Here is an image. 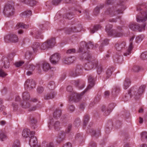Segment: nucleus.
Listing matches in <instances>:
<instances>
[{"mask_svg":"<svg viewBox=\"0 0 147 147\" xmlns=\"http://www.w3.org/2000/svg\"><path fill=\"white\" fill-rule=\"evenodd\" d=\"M85 59L87 61L84 65L86 70H89L94 68L97 67V73L98 74L101 73L102 70V67L100 65H98V61L92 58L90 54L87 56L85 58Z\"/></svg>","mask_w":147,"mask_h":147,"instance_id":"obj_1","label":"nucleus"},{"mask_svg":"<svg viewBox=\"0 0 147 147\" xmlns=\"http://www.w3.org/2000/svg\"><path fill=\"white\" fill-rule=\"evenodd\" d=\"M89 85L86 89L81 94H78L75 93L72 94L70 96L69 100L72 101L74 100L75 102L78 101L81 98L84 93L86 91L90 89L94 85V80L91 76H89L88 78Z\"/></svg>","mask_w":147,"mask_h":147,"instance_id":"obj_2","label":"nucleus"},{"mask_svg":"<svg viewBox=\"0 0 147 147\" xmlns=\"http://www.w3.org/2000/svg\"><path fill=\"white\" fill-rule=\"evenodd\" d=\"M112 26L110 24L107 25L105 30L108 34L114 37H118L122 36L123 34V30L121 27H118L116 29L112 30Z\"/></svg>","mask_w":147,"mask_h":147,"instance_id":"obj_3","label":"nucleus"},{"mask_svg":"<svg viewBox=\"0 0 147 147\" xmlns=\"http://www.w3.org/2000/svg\"><path fill=\"white\" fill-rule=\"evenodd\" d=\"M145 87V85H142L139 87L138 90H134V89H130L129 91L128 94L130 95L131 94L132 95L135 99H138L144 92Z\"/></svg>","mask_w":147,"mask_h":147,"instance_id":"obj_4","label":"nucleus"},{"mask_svg":"<svg viewBox=\"0 0 147 147\" xmlns=\"http://www.w3.org/2000/svg\"><path fill=\"white\" fill-rule=\"evenodd\" d=\"M14 13L13 3L9 2L5 5L3 10V13L5 15L7 16H13Z\"/></svg>","mask_w":147,"mask_h":147,"instance_id":"obj_5","label":"nucleus"},{"mask_svg":"<svg viewBox=\"0 0 147 147\" xmlns=\"http://www.w3.org/2000/svg\"><path fill=\"white\" fill-rule=\"evenodd\" d=\"M29 94L27 92H25L22 94V98L24 101L21 103V106L23 108H30V104L28 100L30 98Z\"/></svg>","mask_w":147,"mask_h":147,"instance_id":"obj_6","label":"nucleus"},{"mask_svg":"<svg viewBox=\"0 0 147 147\" xmlns=\"http://www.w3.org/2000/svg\"><path fill=\"white\" fill-rule=\"evenodd\" d=\"M146 24L144 23L142 26H140L137 23H131L129 25V28L133 31L137 30L139 32H142L144 31Z\"/></svg>","mask_w":147,"mask_h":147,"instance_id":"obj_7","label":"nucleus"},{"mask_svg":"<svg viewBox=\"0 0 147 147\" xmlns=\"http://www.w3.org/2000/svg\"><path fill=\"white\" fill-rule=\"evenodd\" d=\"M126 44L125 42H119L117 43L115 45V47L117 51L120 52H121L123 53L124 55H125L124 53H127L128 54V52L127 51L128 48L126 50V51H125V46ZM127 55H125L126 56Z\"/></svg>","mask_w":147,"mask_h":147,"instance_id":"obj_8","label":"nucleus"},{"mask_svg":"<svg viewBox=\"0 0 147 147\" xmlns=\"http://www.w3.org/2000/svg\"><path fill=\"white\" fill-rule=\"evenodd\" d=\"M4 38L5 42H16L18 41V37L14 34L6 35L4 36Z\"/></svg>","mask_w":147,"mask_h":147,"instance_id":"obj_9","label":"nucleus"},{"mask_svg":"<svg viewBox=\"0 0 147 147\" xmlns=\"http://www.w3.org/2000/svg\"><path fill=\"white\" fill-rule=\"evenodd\" d=\"M85 47L87 49H92L94 45L91 42H89L86 44L85 42L82 41L80 43V47L78 50V52H83L84 50Z\"/></svg>","mask_w":147,"mask_h":147,"instance_id":"obj_10","label":"nucleus"},{"mask_svg":"<svg viewBox=\"0 0 147 147\" xmlns=\"http://www.w3.org/2000/svg\"><path fill=\"white\" fill-rule=\"evenodd\" d=\"M61 58V56L59 53H55L50 58L51 63L53 65H56L59 63Z\"/></svg>","mask_w":147,"mask_h":147,"instance_id":"obj_11","label":"nucleus"},{"mask_svg":"<svg viewBox=\"0 0 147 147\" xmlns=\"http://www.w3.org/2000/svg\"><path fill=\"white\" fill-rule=\"evenodd\" d=\"M136 20L138 22H143L147 20V10L144 13H141L140 15H138Z\"/></svg>","mask_w":147,"mask_h":147,"instance_id":"obj_12","label":"nucleus"},{"mask_svg":"<svg viewBox=\"0 0 147 147\" xmlns=\"http://www.w3.org/2000/svg\"><path fill=\"white\" fill-rule=\"evenodd\" d=\"M35 84L34 81L32 80L28 79L26 81L24 84L25 88H32L34 87Z\"/></svg>","mask_w":147,"mask_h":147,"instance_id":"obj_13","label":"nucleus"},{"mask_svg":"<svg viewBox=\"0 0 147 147\" xmlns=\"http://www.w3.org/2000/svg\"><path fill=\"white\" fill-rule=\"evenodd\" d=\"M34 134V132L30 131L29 129H24L22 132V136L25 138H30Z\"/></svg>","mask_w":147,"mask_h":147,"instance_id":"obj_14","label":"nucleus"},{"mask_svg":"<svg viewBox=\"0 0 147 147\" xmlns=\"http://www.w3.org/2000/svg\"><path fill=\"white\" fill-rule=\"evenodd\" d=\"M30 139L29 143L31 147H33L38 144L36 138L33 135L31 136Z\"/></svg>","mask_w":147,"mask_h":147,"instance_id":"obj_15","label":"nucleus"},{"mask_svg":"<svg viewBox=\"0 0 147 147\" xmlns=\"http://www.w3.org/2000/svg\"><path fill=\"white\" fill-rule=\"evenodd\" d=\"M123 9H118L116 11H113V9H111L109 10H107L108 12V13L110 15V16H114V14H118L119 13H122L123 11Z\"/></svg>","mask_w":147,"mask_h":147,"instance_id":"obj_16","label":"nucleus"},{"mask_svg":"<svg viewBox=\"0 0 147 147\" xmlns=\"http://www.w3.org/2000/svg\"><path fill=\"white\" fill-rule=\"evenodd\" d=\"M76 59V58L74 57H65L63 58V62L65 64H69L73 63Z\"/></svg>","mask_w":147,"mask_h":147,"instance_id":"obj_17","label":"nucleus"},{"mask_svg":"<svg viewBox=\"0 0 147 147\" xmlns=\"http://www.w3.org/2000/svg\"><path fill=\"white\" fill-rule=\"evenodd\" d=\"M47 41L50 48L54 47L56 43L55 38H52L48 39Z\"/></svg>","mask_w":147,"mask_h":147,"instance_id":"obj_18","label":"nucleus"},{"mask_svg":"<svg viewBox=\"0 0 147 147\" xmlns=\"http://www.w3.org/2000/svg\"><path fill=\"white\" fill-rule=\"evenodd\" d=\"M113 108L109 109L108 108H106L105 106H103L101 108V111L103 114L105 116L108 115L111 112Z\"/></svg>","mask_w":147,"mask_h":147,"instance_id":"obj_19","label":"nucleus"},{"mask_svg":"<svg viewBox=\"0 0 147 147\" xmlns=\"http://www.w3.org/2000/svg\"><path fill=\"white\" fill-rule=\"evenodd\" d=\"M134 38V36L132 37L130 39V44L129 46V47L127 49V51L128 52V54H127V53H124L125 55H129L131 53V51L133 49V46H132V41L133 40Z\"/></svg>","mask_w":147,"mask_h":147,"instance_id":"obj_20","label":"nucleus"},{"mask_svg":"<svg viewBox=\"0 0 147 147\" xmlns=\"http://www.w3.org/2000/svg\"><path fill=\"white\" fill-rule=\"evenodd\" d=\"M40 43L39 42H35L34 43L32 46V48L34 52L37 51L40 49Z\"/></svg>","mask_w":147,"mask_h":147,"instance_id":"obj_21","label":"nucleus"},{"mask_svg":"<svg viewBox=\"0 0 147 147\" xmlns=\"http://www.w3.org/2000/svg\"><path fill=\"white\" fill-rule=\"evenodd\" d=\"M42 67L45 71H47L51 68L49 64L46 62H44L42 64Z\"/></svg>","mask_w":147,"mask_h":147,"instance_id":"obj_22","label":"nucleus"},{"mask_svg":"<svg viewBox=\"0 0 147 147\" xmlns=\"http://www.w3.org/2000/svg\"><path fill=\"white\" fill-rule=\"evenodd\" d=\"M131 82L129 78H126L123 83V88L127 89L130 86Z\"/></svg>","mask_w":147,"mask_h":147,"instance_id":"obj_23","label":"nucleus"},{"mask_svg":"<svg viewBox=\"0 0 147 147\" xmlns=\"http://www.w3.org/2000/svg\"><path fill=\"white\" fill-rule=\"evenodd\" d=\"M32 11L30 10L25 11L20 14V16L22 17H26L30 16L32 14Z\"/></svg>","mask_w":147,"mask_h":147,"instance_id":"obj_24","label":"nucleus"},{"mask_svg":"<svg viewBox=\"0 0 147 147\" xmlns=\"http://www.w3.org/2000/svg\"><path fill=\"white\" fill-rule=\"evenodd\" d=\"M48 48H50L49 47L47 41L41 43L40 44V49L42 50H44Z\"/></svg>","mask_w":147,"mask_h":147,"instance_id":"obj_25","label":"nucleus"},{"mask_svg":"<svg viewBox=\"0 0 147 147\" xmlns=\"http://www.w3.org/2000/svg\"><path fill=\"white\" fill-rule=\"evenodd\" d=\"M101 27V26L100 25H95L93 28L90 29V32L92 34H93L98 30L100 29Z\"/></svg>","mask_w":147,"mask_h":147,"instance_id":"obj_26","label":"nucleus"},{"mask_svg":"<svg viewBox=\"0 0 147 147\" xmlns=\"http://www.w3.org/2000/svg\"><path fill=\"white\" fill-rule=\"evenodd\" d=\"M16 28H28L29 27L28 25H26L23 23H18L16 26Z\"/></svg>","mask_w":147,"mask_h":147,"instance_id":"obj_27","label":"nucleus"},{"mask_svg":"<svg viewBox=\"0 0 147 147\" xmlns=\"http://www.w3.org/2000/svg\"><path fill=\"white\" fill-rule=\"evenodd\" d=\"M4 67L6 68H8L9 66V62L8 59L7 58H4L3 59Z\"/></svg>","mask_w":147,"mask_h":147,"instance_id":"obj_28","label":"nucleus"},{"mask_svg":"<svg viewBox=\"0 0 147 147\" xmlns=\"http://www.w3.org/2000/svg\"><path fill=\"white\" fill-rule=\"evenodd\" d=\"M65 133H62L59 135V137L57 139V142L58 143H60V142L62 141L65 138Z\"/></svg>","mask_w":147,"mask_h":147,"instance_id":"obj_29","label":"nucleus"},{"mask_svg":"<svg viewBox=\"0 0 147 147\" xmlns=\"http://www.w3.org/2000/svg\"><path fill=\"white\" fill-rule=\"evenodd\" d=\"M141 139L142 141H147V132L144 131L142 133Z\"/></svg>","mask_w":147,"mask_h":147,"instance_id":"obj_30","label":"nucleus"},{"mask_svg":"<svg viewBox=\"0 0 147 147\" xmlns=\"http://www.w3.org/2000/svg\"><path fill=\"white\" fill-rule=\"evenodd\" d=\"M7 138V136L5 133L3 131H0V140L2 141H3L6 139Z\"/></svg>","mask_w":147,"mask_h":147,"instance_id":"obj_31","label":"nucleus"},{"mask_svg":"<svg viewBox=\"0 0 147 147\" xmlns=\"http://www.w3.org/2000/svg\"><path fill=\"white\" fill-rule=\"evenodd\" d=\"M79 70L78 69H76L74 71H71L70 75L74 77H76L79 75Z\"/></svg>","mask_w":147,"mask_h":147,"instance_id":"obj_32","label":"nucleus"},{"mask_svg":"<svg viewBox=\"0 0 147 147\" xmlns=\"http://www.w3.org/2000/svg\"><path fill=\"white\" fill-rule=\"evenodd\" d=\"M61 111L60 110H56L54 113V117L57 118L61 116Z\"/></svg>","mask_w":147,"mask_h":147,"instance_id":"obj_33","label":"nucleus"},{"mask_svg":"<svg viewBox=\"0 0 147 147\" xmlns=\"http://www.w3.org/2000/svg\"><path fill=\"white\" fill-rule=\"evenodd\" d=\"M12 147H21L19 141L18 140H15L13 144Z\"/></svg>","mask_w":147,"mask_h":147,"instance_id":"obj_34","label":"nucleus"},{"mask_svg":"<svg viewBox=\"0 0 147 147\" xmlns=\"http://www.w3.org/2000/svg\"><path fill=\"white\" fill-rule=\"evenodd\" d=\"M35 67L32 64L28 65L26 67V69L28 70L33 71L35 69Z\"/></svg>","mask_w":147,"mask_h":147,"instance_id":"obj_35","label":"nucleus"},{"mask_svg":"<svg viewBox=\"0 0 147 147\" xmlns=\"http://www.w3.org/2000/svg\"><path fill=\"white\" fill-rule=\"evenodd\" d=\"M141 58L143 60L147 59V52H144L142 53L141 56Z\"/></svg>","mask_w":147,"mask_h":147,"instance_id":"obj_36","label":"nucleus"},{"mask_svg":"<svg viewBox=\"0 0 147 147\" xmlns=\"http://www.w3.org/2000/svg\"><path fill=\"white\" fill-rule=\"evenodd\" d=\"M112 71L110 69H108L106 72V77L107 78H109L112 74Z\"/></svg>","mask_w":147,"mask_h":147,"instance_id":"obj_37","label":"nucleus"},{"mask_svg":"<svg viewBox=\"0 0 147 147\" xmlns=\"http://www.w3.org/2000/svg\"><path fill=\"white\" fill-rule=\"evenodd\" d=\"M48 87L49 89H54L55 87L54 83L53 82H50L48 85Z\"/></svg>","mask_w":147,"mask_h":147,"instance_id":"obj_38","label":"nucleus"},{"mask_svg":"<svg viewBox=\"0 0 147 147\" xmlns=\"http://www.w3.org/2000/svg\"><path fill=\"white\" fill-rule=\"evenodd\" d=\"M7 75V74L0 69V77H4Z\"/></svg>","mask_w":147,"mask_h":147,"instance_id":"obj_39","label":"nucleus"},{"mask_svg":"<svg viewBox=\"0 0 147 147\" xmlns=\"http://www.w3.org/2000/svg\"><path fill=\"white\" fill-rule=\"evenodd\" d=\"M55 96L54 93H52V94H49V95H47L45 97V99H50L53 98Z\"/></svg>","mask_w":147,"mask_h":147,"instance_id":"obj_40","label":"nucleus"},{"mask_svg":"<svg viewBox=\"0 0 147 147\" xmlns=\"http://www.w3.org/2000/svg\"><path fill=\"white\" fill-rule=\"evenodd\" d=\"M43 36L41 32H39L36 33L35 35V37L37 38H42Z\"/></svg>","mask_w":147,"mask_h":147,"instance_id":"obj_41","label":"nucleus"},{"mask_svg":"<svg viewBox=\"0 0 147 147\" xmlns=\"http://www.w3.org/2000/svg\"><path fill=\"white\" fill-rule=\"evenodd\" d=\"M24 62L23 61H20L16 62L15 64V65L16 67H18L21 66Z\"/></svg>","mask_w":147,"mask_h":147,"instance_id":"obj_42","label":"nucleus"},{"mask_svg":"<svg viewBox=\"0 0 147 147\" xmlns=\"http://www.w3.org/2000/svg\"><path fill=\"white\" fill-rule=\"evenodd\" d=\"M20 3L24 4H28L30 0H18Z\"/></svg>","mask_w":147,"mask_h":147,"instance_id":"obj_43","label":"nucleus"},{"mask_svg":"<svg viewBox=\"0 0 147 147\" xmlns=\"http://www.w3.org/2000/svg\"><path fill=\"white\" fill-rule=\"evenodd\" d=\"M53 126L55 129H57L60 126V123L59 121H56L54 123Z\"/></svg>","mask_w":147,"mask_h":147,"instance_id":"obj_44","label":"nucleus"},{"mask_svg":"<svg viewBox=\"0 0 147 147\" xmlns=\"http://www.w3.org/2000/svg\"><path fill=\"white\" fill-rule=\"evenodd\" d=\"M109 42V40L107 39H106L105 40L102 44L100 46V48L102 47L103 46L106 45L108 44Z\"/></svg>","mask_w":147,"mask_h":147,"instance_id":"obj_45","label":"nucleus"},{"mask_svg":"<svg viewBox=\"0 0 147 147\" xmlns=\"http://www.w3.org/2000/svg\"><path fill=\"white\" fill-rule=\"evenodd\" d=\"M32 52H28L27 51L25 54V57L26 58H29L32 54Z\"/></svg>","mask_w":147,"mask_h":147,"instance_id":"obj_46","label":"nucleus"},{"mask_svg":"<svg viewBox=\"0 0 147 147\" xmlns=\"http://www.w3.org/2000/svg\"><path fill=\"white\" fill-rule=\"evenodd\" d=\"M37 3V2L33 0H30V3L28 4L31 6H34Z\"/></svg>","mask_w":147,"mask_h":147,"instance_id":"obj_47","label":"nucleus"},{"mask_svg":"<svg viewBox=\"0 0 147 147\" xmlns=\"http://www.w3.org/2000/svg\"><path fill=\"white\" fill-rule=\"evenodd\" d=\"M68 110L71 112H73L75 110V107L73 105H69L68 107Z\"/></svg>","mask_w":147,"mask_h":147,"instance_id":"obj_48","label":"nucleus"},{"mask_svg":"<svg viewBox=\"0 0 147 147\" xmlns=\"http://www.w3.org/2000/svg\"><path fill=\"white\" fill-rule=\"evenodd\" d=\"M75 52V50L74 49H70L66 51V53L67 54H71L74 53Z\"/></svg>","mask_w":147,"mask_h":147,"instance_id":"obj_49","label":"nucleus"},{"mask_svg":"<svg viewBox=\"0 0 147 147\" xmlns=\"http://www.w3.org/2000/svg\"><path fill=\"white\" fill-rule=\"evenodd\" d=\"M139 69L140 68L138 66H135L133 67L132 69V70L133 71L135 72L138 71Z\"/></svg>","mask_w":147,"mask_h":147,"instance_id":"obj_50","label":"nucleus"},{"mask_svg":"<svg viewBox=\"0 0 147 147\" xmlns=\"http://www.w3.org/2000/svg\"><path fill=\"white\" fill-rule=\"evenodd\" d=\"M43 91V88L42 87H39L37 89V91L39 93H41Z\"/></svg>","mask_w":147,"mask_h":147,"instance_id":"obj_51","label":"nucleus"},{"mask_svg":"<svg viewBox=\"0 0 147 147\" xmlns=\"http://www.w3.org/2000/svg\"><path fill=\"white\" fill-rule=\"evenodd\" d=\"M89 119V117L87 116H85L84 119V122L85 125H86V123L88 122Z\"/></svg>","mask_w":147,"mask_h":147,"instance_id":"obj_52","label":"nucleus"},{"mask_svg":"<svg viewBox=\"0 0 147 147\" xmlns=\"http://www.w3.org/2000/svg\"><path fill=\"white\" fill-rule=\"evenodd\" d=\"M143 7L142 4H138L137 7V11L140 10Z\"/></svg>","mask_w":147,"mask_h":147,"instance_id":"obj_53","label":"nucleus"},{"mask_svg":"<svg viewBox=\"0 0 147 147\" xmlns=\"http://www.w3.org/2000/svg\"><path fill=\"white\" fill-rule=\"evenodd\" d=\"M63 147H72V145L71 143L67 142L66 143Z\"/></svg>","mask_w":147,"mask_h":147,"instance_id":"obj_54","label":"nucleus"},{"mask_svg":"<svg viewBox=\"0 0 147 147\" xmlns=\"http://www.w3.org/2000/svg\"><path fill=\"white\" fill-rule=\"evenodd\" d=\"M46 147H53V142H50L47 144Z\"/></svg>","mask_w":147,"mask_h":147,"instance_id":"obj_55","label":"nucleus"},{"mask_svg":"<svg viewBox=\"0 0 147 147\" xmlns=\"http://www.w3.org/2000/svg\"><path fill=\"white\" fill-rule=\"evenodd\" d=\"M31 122L32 124H34L36 123V121L35 119L32 118V119H31Z\"/></svg>","mask_w":147,"mask_h":147,"instance_id":"obj_56","label":"nucleus"},{"mask_svg":"<svg viewBox=\"0 0 147 147\" xmlns=\"http://www.w3.org/2000/svg\"><path fill=\"white\" fill-rule=\"evenodd\" d=\"M36 107L35 106L34 107H31L29 109V111H34L36 110Z\"/></svg>","mask_w":147,"mask_h":147,"instance_id":"obj_57","label":"nucleus"},{"mask_svg":"<svg viewBox=\"0 0 147 147\" xmlns=\"http://www.w3.org/2000/svg\"><path fill=\"white\" fill-rule=\"evenodd\" d=\"M32 71H31L28 70L26 73V74L28 76H29L32 74Z\"/></svg>","mask_w":147,"mask_h":147,"instance_id":"obj_58","label":"nucleus"},{"mask_svg":"<svg viewBox=\"0 0 147 147\" xmlns=\"http://www.w3.org/2000/svg\"><path fill=\"white\" fill-rule=\"evenodd\" d=\"M109 92L108 91H105L104 93L105 96L106 97L108 96L109 95Z\"/></svg>","mask_w":147,"mask_h":147,"instance_id":"obj_59","label":"nucleus"},{"mask_svg":"<svg viewBox=\"0 0 147 147\" xmlns=\"http://www.w3.org/2000/svg\"><path fill=\"white\" fill-rule=\"evenodd\" d=\"M67 90L69 92H71L72 90V87L70 86H68L67 88Z\"/></svg>","mask_w":147,"mask_h":147,"instance_id":"obj_60","label":"nucleus"},{"mask_svg":"<svg viewBox=\"0 0 147 147\" xmlns=\"http://www.w3.org/2000/svg\"><path fill=\"white\" fill-rule=\"evenodd\" d=\"M72 16L71 15L70 13H68L67 15V18L69 19H71L72 18H71V16Z\"/></svg>","mask_w":147,"mask_h":147,"instance_id":"obj_61","label":"nucleus"},{"mask_svg":"<svg viewBox=\"0 0 147 147\" xmlns=\"http://www.w3.org/2000/svg\"><path fill=\"white\" fill-rule=\"evenodd\" d=\"M20 100V98L19 96H18L16 97V100L17 101H19Z\"/></svg>","mask_w":147,"mask_h":147,"instance_id":"obj_62","label":"nucleus"},{"mask_svg":"<svg viewBox=\"0 0 147 147\" xmlns=\"http://www.w3.org/2000/svg\"><path fill=\"white\" fill-rule=\"evenodd\" d=\"M143 121V119L142 118L140 117L139 119V122L140 123H142Z\"/></svg>","mask_w":147,"mask_h":147,"instance_id":"obj_63","label":"nucleus"},{"mask_svg":"<svg viewBox=\"0 0 147 147\" xmlns=\"http://www.w3.org/2000/svg\"><path fill=\"white\" fill-rule=\"evenodd\" d=\"M138 147H147V146L146 144H144L140 145Z\"/></svg>","mask_w":147,"mask_h":147,"instance_id":"obj_64","label":"nucleus"}]
</instances>
